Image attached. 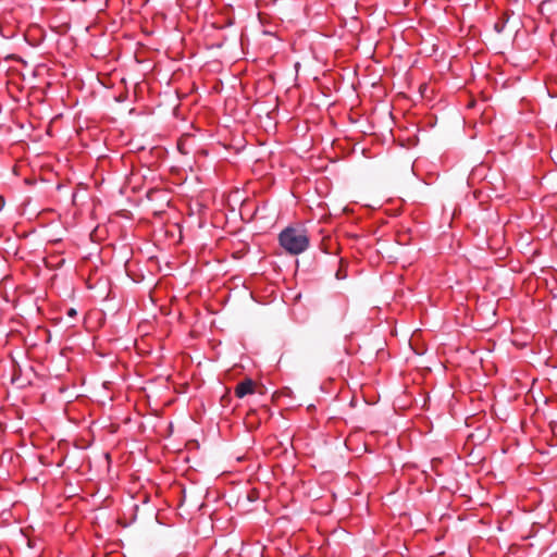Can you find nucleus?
Instances as JSON below:
<instances>
[{
  "label": "nucleus",
  "instance_id": "obj_1",
  "mask_svg": "<svg viewBox=\"0 0 557 557\" xmlns=\"http://www.w3.org/2000/svg\"><path fill=\"white\" fill-rule=\"evenodd\" d=\"M280 245L290 255H300L310 245L308 231L302 226H288L278 235Z\"/></svg>",
  "mask_w": 557,
  "mask_h": 557
},
{
  "label": "nucleus",
  "instance_id": "obj_2",
  "mask_svg": "<svg viewBox=\"0 0 557 557\" xmlns=\"http://www.w3.org/2000/svg\"><path fill=\"white\" fill-rule=\"evenodd\" d=\"M256 383L251 379H245L239 382L234 389V394L237 398H243L247 395L253 394Z\"/></svg>",
  "mask_w": 557,
  "mask_h": 557
},
{
  "label": "nucleus",
  "instance_id": "obj_3",
  "mask_svg": "<svg viewBox=\"0 0 557 557\" xmlns=\"http://www.w3.org/2000/svg\"><path fill=\"white\" fill-rule=\"evenodd\" d=\"M76 314H77V312H76V310H75V309H73V308L69 309V311H67V315H70V317H75Z\"/></svg>",
  "mask_w": 557,
  "mask_h": 557
},
{
  "label": "nucleus",
  "instance_id": "obj_4",
  "mask_svg": "<svg viewBox=\"0 0 557 557\" xmlns=\"http://www.w3.org/2000/svg\"><path fill=\"white\" fill-rule=\"evenodd\" d=\"M4 206V198L0 196V209Z\"/></svg>",
  "mask_w": 557,
  "mask_h": 557
}]
</instances>
